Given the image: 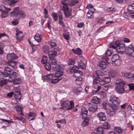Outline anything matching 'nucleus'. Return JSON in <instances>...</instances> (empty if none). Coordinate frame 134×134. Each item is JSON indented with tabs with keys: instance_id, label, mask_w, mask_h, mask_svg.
<instances>
[{
	"instance_id": "ea45409f",
	"label": "nucleus",
	"mask_w": 134,
	"mask_h": 134,
	"mask_svg": "<svg viewBox=\"0 0 134 134\" xmlns=\"http://www.w3.org/2000/svg\"><path fill=\"white\" fill-rule=\"evenodd\" d=\"M96 131L98 134H103L104 133L103 128L101 126H99L96 129Z\"/></svg>"
},
{
	"instance_id": "393cba45",
	"label": "nucleus",
	"mask_w": 134,
	"mask_h": 134,
	"mask_svg": "<svg viewBox=\"0 0 134 134\" xmlns=\"http://www.w3.org/2000/svg\"><path fill=\"white\" fill-rule=\"evenodd\" d=\"M127 10L130 14H134V3H132L128 6Z\"/></svg>"
},
{
	"instance_id": "58836bf2",
	"label": "nucleus",
	"mask_w": 134,
	"mask_h": 134,
	"mask_svg": "<svg viewBox=\"0 0 134 134\" xmlns=\"http://www.w3.org/2000/svg\"><path fill=\"white\" fill-rule=\"evenodd\" d=\"M49 47L48 46L44 45L43 47V52L45 54H48L50 51H49Z\"/></svg>"
},
{
	"instance_id": "f03ea898",
	"label": "nucleus",
	"mask_w": 134,
	"mask_h": 134,
	"mask_svg": "<svg viewBox=\"0 0 134 134\" xmlns=\"http://www.w3.org/2000/svg\"><path fill=\"white\" fill-rule=\"evenodd\" d=\"M44 79L52 83H55L59 82L61 78H57L55 77L54 74H50L44 77Z\"/></svg>"
},
{
	"instance_id": "412c9836",
	"label": "nucleus",
	"mask_w": 134,
	"mask_h": 134,
	"mask_svg": "<svg viewBox=\"0 0 134 134\" xmlns=\"http://www.w3.org/2000/svg\"><path fill=\"white\" fill-rule=\"evenodd\" d=\"M12 69L8 66L5 67L4 70L5 76L6 77L10 76L12 72Z\"/></svg>"
},
{
	"instance_id": "4c0bfd02",
	"label": "nucleus",
	"mask_w": 134,
	"mask_h": 134,
	"mask_svg": "<svg viewBox=\"0 0 134 134\" xmlns=\"http://www.w3.org/2000/svg\"><path fill=\"white\" fill-rule=\"evenodd\" d=\"M102 73L100 71L98 70L96 71L94 76L95 77L98 78V79L100 80V76L102 75Z\"/></svg>"
},
{
	"instance_id": "4be33fe9",
	"label": "nucleus",
	"mask_w": 134,
	"mask_h": 134,
	"mask_svg": "<svg viewBox=\"0 0 134 134\" xmlns=\"http://www.w3.org/2000/svg\"><path fill=\"white\" fill-rule=\"evenodd\" d=\"M18 1V0H3V3L5 4L11 5L14 4Z\"/></svg>"
},
{
	"instance_id": "2f4dec72",
	"label": "nucleus",
	"mask_w": 134,
	"mask_h": 134,
	"mask_svg": "<svg viewBox=\"0 0 134 134\" xmlns=\"http://www.w3.org/2000/svg\"><path fill=\"white\" fill-rule=\"evenodd\" d=\"M122 75V76L127 78L131 77L132 74L131 73L127 72H121Z\"/></svg>"
},
{
	"instance_id": "864d4df0",
	"label": "nucleus",
	"mask_w": 134,
	"mask_h": 134,
	"mask_svg": "<svg viewBox=\"0 0 134 134\" xmlns=\"http://www.w3.org/2000/svg\"><path fill=\"white\" fill-rule=\"evenodd\" d=\"M81 91V88H79L74 89L73 90V92L75 94H77L80 93Z\"/></svg>"
},
{
	"instance_id": "a878e982",
	"label": "nucleus",
	"mask_w": 134,
	"mask_h": 134,
	"mask_svg": "<svg viewBox=\"0 0 134 134\" xmlns=\"http://www.w3.org/2000/svg\"><path fill=\"white\" fill-rule=\"evenodd\" d=\"M91 101L93 103L97 104L100 103L101 102V100L97 97H94L92 99Z\"/></svg>"
},
{
	"instance_id": "f8f14e48",
	"label": "nucleus",
	"mask_w": 134,
	"mask_h": 134,
	"mask_svg": "<svg viewBox=\"0 0 134 134\" xmlns=\"http://www.w3.org/2000/svg\"><path fill=\"white\" fill-rule=\"evenodd\" d=\"M112 54V52L111 51L108 49L105 52V55L102 57V59L104 60L107 62L109 63L110 60L107 56H110Z\"/></svg>"
},
{
	"instance_id": "de8ad7c7",
	"label": "nucleus",
	"mask_w": 134,
	"mask_h": 134,
	"mask_svg": "<svg viewBox=\"0 0 134 134\" xmlns=\"http://www.w3.org/2000/svg\"><path fill=\"white\" fill-rule=\"evenodd\" d=\"M119 59V56L118 54H115L113 55L111 58L112 62Z\"/></svg>"
},
{
	"instance_id": "72a5a7b5",
	"label": "nucleus",
	"mask_w": 134,
	"mask_h": 134,
	"mask_svg": "<svg viewBox=\"0 0 134 134\" xmlns=\"http://www.w3.org/2000/svg\"><path fill=\"white\" fill-rule=\"evenodd\" d=\"M106 63L104 61H101L99 62L98 65L101 69H104L105 68Z\"/></svg>"
},
{
	"instance_id": "cd10ccee",
	"label": "nucleus",
	"mask_w": 134,
	"mask_h": 134,
	"mask_svg": "<svg viewBox=\"0 0 134 134\" xmlns=\"http://www.w3.org/2000/svg\"><path fill=\"white\" fill-rule=\"evenodd\" d=\"M28 115L30 119V120H31L35 119V118L36 117L37 115L36 113L34 112H32L29 113L28 114Z\"/></svg>"
},
{
	"instance_id": "ddd939ff",
	"label": "nucleus",
	"mask_w": 134,
	"mask_h": 134,
	"mask_svg": "<svg viewBox=\"0 0 134 134\" xmlns=\"http://www.w3.org/2000/svg\"><path fill=\"white\" fill-rule=\"evenodd\" d=\"M58 17H59V24L61 26L63 27H65V25L63 22V14L60 11L58 12Z\"/></svg>"
},
{
	"instance_id": "20e7f679",
	"label": "nucleus",
	"mask_w": 134,
	"mask_h": 134,
	"mask_svg": "<svg viewBox=\"0 0 134 134\" xmlns=\"http://www.w3.org/2000/svg\"><path fill=\"white\" fill-rule=\"evenodd\" d=\"M11 10L10 8L7 7L3 5H0V12L2 13L1 17L2 18L7 17L8 12Z\"/></svg>"
},
{
	"instance_id": "bf43d9fd",
	"label": "nucleus",
	"mask_w": 134,
	"mask_h": 134,
	"mask_svg": "<svg viewBox=\"0 0 134 134\" xmlns=\"http://www.w3.org/2000/svg\"><path fill=\"white\" fill-rule=\"evenodd\" d=\"M71 2L70 1L69 2L70 3V5L71 6H73L74 5L75 3H78L79 1L77 0H70Z\"/></svg>"
},
{
	"instance_id": "2eb2a0df",
	"label": "nucleus",
	"mask_w": 134,
	"mask_h": 134,
	"mask_svg": "<svg viewBox=\"0 0 134 134\" xmlns=\"http://www.w3.org/2000/svg\"><path fill=\"white\" fill-rule=\"evenodd\" d=\"M7 58L8 61L13 60L17 59L18 57L14 53H9L7 55Z\"/></svg>"
},
{
	"instance_id": "6e6552de",
	"label": "nucleus",
	"mask_w": 134,
	"mask_h": 134,
	"mask_svg": "<svg viewBox=\"0 0 134 134\" xmlns=\"http://www.w3.org/2000/svg\"><path fill=\"white\" fill-rule=\"evenodd\" d=\"M110 108L107 111V114L109 116H113L115 114L116 110H118L119 108L118 106H110L109 105Z\"/></svg>"
},
{
	"instance_id": "dca6fc26",
	"label": "nucleus",
	"mask_w": 134,
	"mask_h": 134,
	"mask_svg": "<svg viewBox=\"0 0 134 134\" xmlns=\"http://www.w3.org/2000/svg\"><path fill=\"white\" fill-rule=\"evenodd\" d=\"M49 60L50 62L53 61V60L56 59L55 57L57 56L56 53H55L53 51H50L48 54Z\"/></svg>"
},
{
	"instance_id": "f704fd0d",
	"label": "nucleus",
	"mask_w": 134,
	"mask_h": 134,
	"mask_svg": "<svg viewBox=\"0 0 134 134\" xmlns=\"http://www.w3.org/2000/svg\"><path fill=\"white\" fill-rule=\"evenodd\" d=\"M96 21L98 23L102 24L105 21V20L103 18L99 17L96 19Z\"/></svg>"
},
{
	"instance_id": "603ef678",
	"label": "nucleus",
	"mask_w": 134,
	"mask_h": 134,
	"mask_svg": "<svg viewBox=\"0 0 134 134\" xmlns=\"http://www.w3.org/2000/svg\"><path fill=\"white\" fill-rule=\"evenodd\" d=\"M114 129L115 131L119 133H122L123 132V130L120 127H115Z\"/></svg>"
},
{
	"instance_id": "c03bdc74",
	"label": "nucleus",
	"mask_w": 134,
	"mask_h": 134,
	"mask_svg": "<svg viewBox=\"0 0 134 134\" xmlns=\"http://www.w3.org/2000/svg\"><path fill=\"white\" fill-rule=\"evenodd\" d=\"M68 33L67 31H66L63 34V38L67 40H68L69 39V36L68 34Z\"/></svg>"
},
{
	"instance_id": "4d7b16f0",
	"label": "nucleus",
	"mask_w": 134,
	"mask_h": 134,
	"mask_svg": "<svg viewBox=\"0 0 134 134\" xmlns=\"http://www.w3.org/2000/svg\"><path fill=\"white\" fill-rule=\"evenodd\" d=\"M61 49L59 47H55L54 48L53 51L55 52L56 53V54H59L60 52L61 51Z\"/></svg>"
},
{
	"instance_id": "0e129e2a",
	"label": "nucleus",
	"mask_w": 134,
	"mask_h": 134,
	"mask_svg": "<svg viewBox=\"0 0 134 134\" xmlns=\"http://www.w3.org/2000/svg\"><path fill=\"white\" fill-rule=\"evenodd\" d=\"M0 81V85L1 87H2L4 85H5L7 83V81L6 80H1Z\"/></svg>"
},
{
	"instance_id": "0eeeda50",
	"label": "nucleus",
	"mask_w": 134,
	"mask_h": 134,
	"mask_svg": "<svg viewBox=\"0 0 134 134\" xmlns=\"http://www.w3.org/2000/svg\"><path fill=\"white\" fill-rule=\"evenodd\" d=\"M109 101L112 103L111 104H110L109 105L110 106H117L120 103V100L119 98L113 96H110Z\"/></svg>"
},
{
	"instance_id": "6ab92c4d",
	"label": "nucleus",
	"mask_w": 134,
	"mask_h": 134,
	"mask_svg": "<svg viewBox=\"0 0 134 134\" xmlns=\"http://www.w3.org/2000/svg\"><path fill=\"white\" fill-rule=\"evenodd\" d=\"M63 71L61 68H60L56 71L54 75L55 77L57 78H61L62 79V77H61V76L63 75Z\"/></svg>"
},
{
	"instance_id": "9b49d317",
	"label": "nucleus",
	"mask_w": 134,
	"mask_h": 134,
	"mask_svg": "<svg viewBox=\"0 0 134 134\" xmlns=\"http://www.w3.org/2000/svg\"><path fill=\"white\" fill-rule=\"evenodd\" d=\"M70 2L69 0H62L61 1V3L63 5L62 10L64 11L69 9L68 5H69V2Z\"/></svg>"
},
{
	"instance_id": "bb28decb",
	"label": "nucleus",
	"mask_w": 134,
	"mask_h": 134,
	"mask_svg": "<svg viewBox=\"0 0 134 134\" xmlns=\"http://www.w3.org/2000/svg\"><path fill=\"white\" fill-rule=\"evenodd\" d=\"M75 54L78 55H81L82 53V51L79 48H77L75 49H72L71 50Z\"/></svg>"
},
{
	"instance_id": "13d9d810",
	"label": "nucleus",
	"mask_w": 134,
	"mask_h": 134,
	"mask_svg": "<svg viewBox=\"0 0 134 134\" xmlns=\"http://www.w3.org/2000/svg\"><path fill=\"white\" fill-rule=\"evenodd\" d=\"M103 79L105 84L108 83L110 81V79L108 77L103 78Z\"/></svg>"
},
{
	"instance_id": "e433bc0d",
	"label": "nucleus",
	"mask_w": 134,
	"mask_h": 134,
	"mask_svg": "<svg viewBox=\"0 0 134 134\" xmlns=\"http://www.w3.org/2000/svg\"><path fill=\"white\" fill-rule=\"evenodd\" d=\"M12 82H13V84L14 85H18L21 83V80L20 78H16L14 80H13Z\"/></svg>"
},
{
	"instance_id": "338daca9",
	"label": "nucleus",
	"mask_w": 134,
	"mask_h": 134,
	"mask_svg": "<svg viewBox=\"0 0 134 134\" xmlns=\"http://www.w3.org/2000/svg\"><path fill=\"white\" fill-rule=\"evenodd\" d=\"M49 44L50 45L52 48H54L56 47L57 44L55 42H50L49 43Z\"/></svg>"
},
{
	"instance_id": "5701e85b",
	"label": "nucleus",
	"mask_w": 134,
	"mask_h": 134,
	"mask_svg": "<svg viewBox=\"0 0 134 134\" xmlns=\"http://www.w3.org/2000/svg\"><path fill=\"white\" fill-rule=\"evenodd\" d=\"M10 76L8 81L9 82H12L13 80L17 78V73L15 72L14 71L11 74H10Z\"/></svg>"
},
{
	"instance_id": "79ce46f5",
	"label": "nucleus",
	"mask_w": 134,
	"mask_h": 134,
	"mask_svg": "<svg viewBox=\"0 0 134 134\" xmlns=\"http://www.w3.org/2000/svg\"><path fill=\"white\" fill-rule=\"evenodd\" d=\"M89 119H87L84 120L81 124V125L83 127H85L89 125Z\"/></svg>"
},
{
	"instance_id": "a18cd8bd",
	"label": "nucleus",
	"mask_w": 134,
	"mask_h": 134,
	"mask_svg": "<svg viewBox=\"0 0 134 134\" xmlns=\"http://www.w3.org/2000/svg\"><path fill=\"white\" fill-rule=\"evenodd\" d=\"M75 62V59L73 58H69L68 61V64L69 65H74Z\"/></svg>"
},
{
	"instance_id": "39448f33",
	"label": "nucleus",
	"mask_w": 134,
	"mask_h": 134,
	"mask_svg": "<svg viewBox=\"0 0 134 134\" xmlns=\"http://www.w3.org/2000/svg\"><path fill=\"white\" fill-rule=\"evenodd\" d=\"M79 69V66L75 65L70 69V74H74L73 75V77H76V76H78V74L80 75H83L82 72L81 71L78 70Z\"/></svg>"
},
{
	"instance_id": "f257e3e1",
	"label": "nucleus",
	"mask_w": 134,
	"mask_h": 134,
	"mask_svg": "<svg viewBox=\"0 0 134 134\" xmlns=\"http://www.w3.org/2000/svg\"><path fill=\"white\" fill-rule=\"evenodd\" d=\"M125 83L122 80L118 79L116 81L115 90L119 93H122L124 91V86Z\"/></svg>"
},
{
	"instance_id": "774afa93",
	"label": "nucleus",
	"mask_w": 134,
	"mask_h": 134,
	"mask_svg": "<svg viewBox=\"0 0 134 134\" xmlns=\"http://www.w3.org/2000/svg\"><path fill=\"white\" fill-rule=\"evenodd\" d=\"M81 116L82 119L85 120L86 119H89L88 118H87V114H80Z\"/></svg>"
},
{
	"instance_id": "9d476101",
	"label": "nucleus",
	"mask_w": 134,
	"mask_h": 134,
	"mask_svg": "<svg viewBox=\"0 0 134 134\" xmlns=\"http://www.w3.org/2000/svg\"><path fill=\"white\" fill-rule=\"evenodd\" d=\"M50 62L51 63L53 70L54 71H57L61 68V67L60 65L57 64L56 59H54L53 60V61Z\"/></svg>"
},
{
	"instance_id": "69168bd1",
	"label": "nucleus",
	"mask_w": 134,
	"mask_h": 134,
	"mask_svg": "<svg viewBox=\"0 0 134 134\" xmlns=\"http://www.w3.org/2000/svg\"><path fill=\"white\" fill-rule=\"evenodd\" d=\"M87 110L85 108L83 107L81 109L80 114H87Z\"/></svg>"
},
{
	"instance_id": "7c9ffc66",
	"label": "nucleus",
	"mask_w": 134,
	"mask_h": 134,
	"mask_svg": "<svg viewBox=\"0 0 134 134\" xmlns=\"http://www.w3.org/2000/svg\"><path fill=\"white\" fill-rule=\"evenodd\" d=\"M97 108L98 107L96 105H93L90 107L88 108V110L91 112H94L97 110Z\"/></svg>"
},
{
	"instance_id": "f3484780",
	"label": "nucleus",
	"mask_w": 134,
	"mask_h": 134,
	"mask_svg": "<svg viewBox=\"0 0 134 134\" xmlns=\"http://www.w3.org/2000/svg\"><path fill=\"white\" fill-rule=\"evenodd\" d=\"M17 63V62L15 61L10 60L6 62L5 64L7 65L16 69L17 68L16 66Z\"/></svg>"
},
{
	"instance_id": "aec40b11",
	"label": "nucleus",
	"mask_w": 134,
	"mask_h": 134,
	"mask_svg": "<svg viewBox=\"0 0 134 134\" xmlns=\"http://www.w3.org/2000/svg\"><path fill=\"white\" fill-rule=\"evenodd\" d=\"M9 43V41L8 40H2L0 42V47L4 49V47L8 46Z\"/></svg>"
},
{
	"instance_id": "3c124183",
	"label": "nucleus",
	"mask_w": 134,
	"mask_h": 134,
	"mask_svg": "<svg viewBox=\"0 0 134 134\" xmlns=\"http://www.w3.org/2000/svg\"><path fill=\"white\" fill-rule=\"evenodd\" d=\"M70 104L68 106V110H71L74 107V103L73 100L69 102Z\"/></svg>"
},
{
	"instance_id": "423d86ee",
	"label": "nucleus",
	"mask_w": 134,
	"mask_h": 134,
	"mask_svg": "<svg viewBox=\"0 0 134 134\" xmlns=\"http://www.w3.org/2000/svg\"><path fill=\"white\" fill-rule=\"evenodd\" d=\"M125 53L130 57L134 58V46L130 44L124 51Z\"/></svg>"
},
{
	"instance_id": "49530a36",
	"label": "nucleus",
	"mask_w": 134,
	"mask_h": 134,
	"mask_svg": "<svg viewBox=\"0 0 134 134\" xmlns=\"http://www.w3.org/2000/svg\"><path fill=\"white\" fill-rule=\"evenodd\" d=\"M44 66L46 69L48 71H49L51 69V64L49 62L46 63Z\"/></svg>"
},
{
	"instance_id": "7ed1b4c3",
	"label": "nucleus",
	"mask_w": 134,
	"mask_h": 134,
	"mask_svg": "<svg viewBox=\"0 0 134 134\" xmlns=\"http://www.w3.org/2000/svg\"><path fill=\"white\" fill-rule=\"evenodd\" d=\"M124 43L122 41H119L117 40L115 42H114L111 43L109 47L110 48L115 49L117 48V49H120L124 48Z\"/></svg>"
},
{
	"instance_id": "1a4fd4ad",
	"label": "nucleus",
	"mask_w": 134,
	"mask_h": 134,
	"mask_svg": "<svg viewBox=\"0 0 134 134\" xmlns=\"http://www.w3.org/2000/svg\"><path fill=\"white\" fill-rule=\"evenodd\" d=\"M17 14V16H21L25 18L26 16L25 13L22 10H19V7H16L14 8L13 10Z\"/></svg>"
},
{
	"instance_id": "5fc2aeb1",
	"label": "nucleus",
	"mask_w": 134,
	"mask_h": 134,
	"mask_svg": "<svg viewBox=\"0 0 134 134\" xmlns=\"http://www.w3.org/2000/svg\"><path fill=\"white\" fill-rule=\"evenodd\" d=\"M103 128L105 129H109L110 127L109 124L107 122H105L103 124Z\"/></svg>"
},
{
	"instance_id": "8fccbe9b",
	"label": "nucleus",
	"mask_w": 134,
	"mask_h": 134,
	"mask_svg": "<svg viewBox=\"0 0 134 134\" xmlns=\"http://www.w3.org/2000/svg\"><path fill=\"white\" fill-rule=\"evenodd\" d=\"M52 16L54 21H56L57 20L58 18V13H56L53 12L52 13Z\"/></svg>"
},
{
	"instance_id": "473e14b6",
	"label": "nucleus",
	"mask_w": 134,
	"mask_h": 134,
	"mask_svg": "<svg viewBox=\"0 0 134 134\" xmlns=\"http://www.w3.org/2000/svg\"><path fill=\"white\" fill-rule=\"evenodd\" d=\"M41 36H42L41 35L39 34H37L34 36V37L36 41L39 42L41 41L42 39Z\"/></svg>"
},
{
	"instance_id": "6e6d98bb",
	"label": "nucleus",
	"mask_w": 134,
	"mask_h": 134,
	"mask_svg": "<svg viewBox=\"0 0 134 134\" xmlns=\"http://www.w3.org/2000/svg\"><path fill=\"white\" fill-rule=\"evenodd\" d=\"M106 10L108 12H111V13H113L116 11V9L114 8L110 7L107 8Z\"/></svg>"
},
{
	"instance_id": "680f3d73",
	"label": "nucleus",
	"mask_w": 134,
	"mask_h": 134,
	"mask_svg": "<svg viewBox=\"0 0 134 134\" xmlns=\"http://www.w3.org/2000/svg\"><path fill=\"white\" fill-rule=\"evenodd\" d=\"M77 66H79V69L80 68L82 69H84L86 67L85 64L84 63L81 62L79 63L78 65Z\"/></svg>"
},
{
	"instance_id": "a211bd4d",
	"label": "nucleus",
	"mask_w": 134,
	"mask_h": 134,
	"mask_svg": "<svg viewBox=\"0 0 134 134\" xmlns=\"http://www.w3.org/2000/svg\"><path fill=\"white\" fill-rule=\"evenodd\" d=\"M14 96L17 102H18L20 101L21 97V94L20 91H18L15 92Z\"/></svg>"
},
{
	"instance_id": "09e8293b",
	"label": "nucleus",
	"mask_w": 134,
	"mask_h": 134,
	"mask_svg": "<svg viewBox=\"0 0 134 134\" xmlns=\"http://www.w3.org/2000/svg\"><path fill=\"white\" fill-rule=\"evenodd\" d=\"M47 59L48 57L47 56L45 55H43L42 57V59L41 60V63L43 64H45L46 63H47Z\"/></svg>"
},
{
	"instance_id": "052dcab7",
	"label": "nucleus",
	"mask_w": 134,
	"mask_h": 134,
	"mask_svg": "<svg viewBox=\"0 0 134 134\" xmlns=\"http://www.w3.org/2000/svg\"><path fill=\"white\" fill-rule=\"evenodd\" d=\"M130 14L129 12L128 13L124 12L123 13V16L125 18L129 19V18L131 17V15Z\"/></svg>"
},
{
	"instance_id": "b1692460",
	"label": "nucleus",
	"mask_w": 134,
	"mask_h": 134,
	"mask_svg": "<svg viewBox=\"0 0 134 134\" xmlns=\"http://www.w3.org/2000/svg\"><path fill=\"white\" fill-rule=\"evenodd\" d=\"M65 17L66 18H69L72 15V9H69L64 11Z\"/></svg>"
},
{
	"instance_id": "37998d69",
	"label": "nucleus",
	"mask_w": 134,
	"mask_h": 134,
	"mask_svg": "<svg viewBox=\"0 0 134 134\" xmlns=\"http://www.w3.org/2000/svg\"><path fill=\"white\" fill-rule=\"evenodd\" d=\"M121 62V60L119 59L117 60L112 62L113 65L114 66H119Z\"/></svg>"
},
{
	"instance_id": "c85d7f7f",
	"label": "nucleus",
	"mask_w": 134,
	"mask_h": 134,
	"mask_svg": "<svg viewBox=\"0 0 134 134\" xmlns=\"http://www.w3.org/2000/svg\"><path fill=\"white\" fill-rule=\"evenodd\" d=\"M16 38L18 40V41H20L23 39V36H20V34H22L23 32L21 31H19V32H18L16 30Z\"/></svg>"
},
{
	"instance_id": "c9c22d12",
	"label": "nucleus",
	"mask_w": 134,
	"mask_h": 134,
	"mask_svg": "<svg viewBox=\"0 0 134 134\" xmlns=\"http://www.w3.org/2000/svg\"><path fill=\"white\" fill-rule=\"evenodd\" d=\"M81 76L79 75L78 76L76 77V78L75 79V82L77 84L80 85L82 82V79L81 77Z\"/></svg>"
},
{
	"instance_id": "c756f323",
	"label": "nucleus",
	"mask_w": 134,
	"mask_h": 134,
	"mask_svg": "<svg viewBox=\"0 0 134 134\" xmlns=\"http://www.w3.org/2000/svg\"><path fill=\"white\" fill-rule=\"evenodd\" d=\"M109 76L112 77H115L117 75V73L115 70H111L109 73Z\"/></svg>"
},
{
	"instance_id": "e2e57ef3",
	"label": "nucleus",
	"mask_w": 134,
	"mask_h": 134,
	"mask_svg": "<svg viewBox=\"0 0 134 134\" xmlns=\"http://www.w3.org/2000/svg\"><path fill=\"white\" fill-rule=\"evenodd\" d=\"M87 16L88 19H93L94 18V16L92 14H91L89 12L87 13Z\"/></svg>"
},
{
	"instance_id": "a19ab883",
	"label": "nucleus",
	"mask_w": 134,
	"mask_h": 134,
	"mask_svg": "<svg viewBox=\"0 0 134 134\" xmlns=\"http://www.w3.org/2000/svg\"><path fill=\"white\" fill-rule=\"evenodd\" d=\"M69 103L66 102H64L62 103L61 104V107L60 108V109H64V108H66L68 109V106Z\"/></svg>"
},
{
	"instance_id": "4468645a",
	"label": "nucleus",
	"mask_w": 134,
	"mask_h": 134,
	"mask_svg": "<svg viewBox=\"0 0 134 134\" xmlns=\"http://www.w3.org/2000/svg\"><path fill=\"white\" fill-rule=\"evenodd\" d=\"M97 117L100 121H104L107 119L106 114L103 112H99L97 114Z\"/></svg>"
}]
</instances>
